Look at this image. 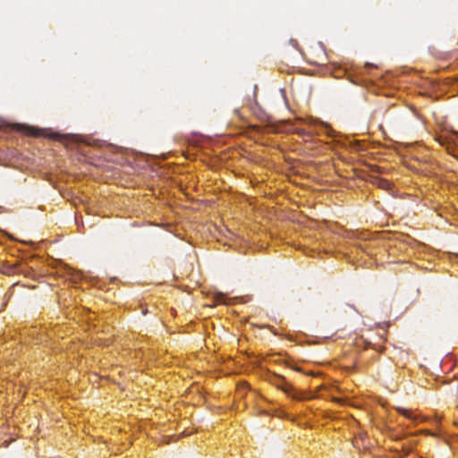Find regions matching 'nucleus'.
<instances>
[{
    "label": "nucleus",
    "mask_w": 458,
    "mask_h": 458,
    "mask_svg": "<svg viewBox=\"0 0 458 458\" xmlns=\"http://www.w3.org/2000/svg\"><path fill=\"white\" fill-rule=\"evenodd\" d=\"M13 127L16 131H21V133H23L25 135L35 137V138H41V137L47 138H47H51V139H55V140H59V138H60V135L58 133H55V132L48 133L44 129L37 128V127L27 125V124L17 123Z\"/></svg>",
    "instance_id": "1"
},
{
    "label": "nucleus",
    "mask_w": 458,
    "mask_h": 458,
    "mask_svg": "<svg viewBox=\"0 0 458 458\" xmlns=\"http://www.w3.org/2000/svg\"><path fill=\"white\" fill-rule=\"evenodd\" d=\"M273 383L280 389H282L284 393H286L289 396L295 400H301V396L299 394H291V386H288L284 382V378L281 376L275 375V381Z\"/></svg>",
    "instance_id": "2"
},
{
    "label": "nucleus",
    "mask_w": 458,
    "mask_h": 458,
    "mask_svg": "<svg viewBox=\"0 0 458 458\" xmlns=\"http://www.w3.org/2000/svg\"><path fill=\"white\" fill-rule=\"evenodd\" d=\"M397 411H398V412L403 414L404 417L411 419V420H415V417L412 415L411 411L406 410L404 408H401V407L397 408Z\"/></svg>",
    "instance_id": "3"
},
{
    "label": "nucleus",
    "mask_w": 458,
    "mask_h": 458,
    "mask_svg": "<svg viewBox=\"0 0 458 458\" xmlns=\"http://www.w3.org/2000/svg\"><path fill=\"white\" fill-rule=\"evenodd\" d=\"M377 184L381 189H388L390 187V182L386 179H377Z\"/></svg>",
    "instance_id": "4"
}]
</instances>
